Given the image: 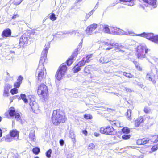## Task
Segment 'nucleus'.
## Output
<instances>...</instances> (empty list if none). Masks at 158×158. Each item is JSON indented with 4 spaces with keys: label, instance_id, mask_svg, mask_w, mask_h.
I'll return each mask as SVG.
<instances>
[{
    "label": "nucleus",
    "instance_id": "nucleus-16",
    "mask_svg": "<svg viewBox=\"0 0 158 158\" xmlns=\"http://www.w3.org/2000/svg\"><path fill=\"white\" fill-rule=\"evenodd\" d=\"M147 4V6L148 5L152 6L153 8L157 7L156 0H143Z\"/></svg>",
    "mask_w": 158,
    "mask_h": 158
},
{
    "label": "nucleus",
    "instance_id": "nucleus-46",
    "mask_svg": "<svg viewBox=\"0 0 158 158\" xmlns=\"http://www.w3.org/2000/svg\"><path fill=\"white\" fill-rule=\"evenodd\" d=\"M130 137V135H124L122 136V138L123 139L126 140L129 139Z\"/></svg>",
    "mask_w": 158,
    "mask_h": 158
},
{
    "label": "nucleus",
    "instance_id": "nucleus-50",
    "mask_svg": "<svg viewBox=\"0 0 158 158\" xmlns=\"http://www.w3.org/2000/svg\"><path fill=\"white\" fill-rule=\"evenodd\" d=\"M143 144H145L147 143H149V140L147 139H143Z\"/></svg>",
    "mask_w": 158,
    "mask_h": 158
},
{
    "label": "nucleus",
    "instance_id": "nucleus-25",
    "mask_svg": "<svg viewBox=\"0 0 158 158\" xmlns=\"http://www.w3.org/2000/svg\"><path fill=\"white\" fill-rule=\"evenodd\" d=\"M9 114L10 116L11 117H13L15 114L16 113L15 109L14 107H10L9 110Z\"/></svg>",
    "mask_w": 158,
    "mask_h": 158
},
{
    "label": "nucleus",
    "instance_id": "nucleus-41",
    "mask_svg": "<svg viewBox=\"0 0 158 158\" xmlns=\"http://www.w3.org/2000/svg\"><path fill=\"white\" fill-rule=\"evenodd\" d=\"M84 117L85 119H92V116L90 114L84 115Z\"/></svg>",
    "mask_w": 158,
    "mask_h": 158
},
{
    "label": "nucleus",
    "instance_id": "nucleus-57",
    "mask_svg": "<svg viewBox=\"0 0 158 158\" xmlns=\"http://www.w3.org/2000/svg\"><path fill=\"white\" fill-rule=\"evenodd\" d=\"M125 90L127 92H132V90L131 89L127 88H125Z\"/></svg>",
    "mask_w": 158,
    "mask_h": 158
},
{
    "label": "nucleus",
    "instance_id": "nucleus-39",
    "mask_svg": "<svg viewBox=\"0 0 158 158\" xmlns=\"http://www.w3.org/2000/svg\"><path fill=\"white\" fill-rule=\"evenodd\" d=\"M90 77L91 79H92L93 80H95L98 78V76L95 74L94 73L93 74H91L90 75Z\"/></svg>",
    "mask_w": 158,
    "mask_h": 158
},
{
    "label": "nucleus",
    "instance_id": "nucleus-31",
    "mask_svg": "<svg viewBox=\"0 0 158 158\" xmlns=\"http://www.w3.org/2000/svg\"><path fill=\"white\" fill-rule=\"evenodd\" d=\"M134 64L135 65V66L136 68L138 69L139 71H141L142 70V68L139 65V63L136 61H134L133 62Z\"/></svg>",
    "mask_w": 158,
    "mask_h": 158
},
{
    "label": "nucleus",
    "instance_id": "nucleus-40",
    "mask_svg": "<svg viewBox=\"0 0 158 158\" xmlns=\"http://www.w3.org/2000/svg\"><path fill=\"white\" fill-rule=\"evenodd\" d=\"M92 54H90L87 55L86 57L85 62L87 63L89 62L90 60H91L90 59L92 57Z\"/></svg>",
    "mask_w": 158,
    "mask_h": 158
},
{
    "label": "nucleus",
    "instance_id": "nucleus-63",
    "mask_svg": "<svg viewBox=\"0 0 158 158\" xmlns=\"http://www.w3.org/2000/svg\"><path fill=\"white\" fill-rule=\"evenodd\" d=\"M10 53H14V51H10Z\"/></svg>",
    "mask_w": 158,
    "mask_h": 158
},
{
    "label": "nucleus",
    "instance_id": "nucleus-10",
    "mask_svg": "<svg viewBox=\"0 0 158 158\" xmlns=\"http://www.w3.org/2000/svg\"><path fill=\"white\" fill-rule=\"evenodd\" d=\"M29 105L31 107L33 111L35 113H38L40 112L38 105L34 100H32L29 102Z\"/></svg>",
    "mask_w": 158,
    "mask_h": 158
},
{
    "label": "nucleus",
    "instance_id": "nucleus-58",
    "mask_svg": "<svg viewBox=\"0 0 158 158\" xmlns=\"http://www.w3.org/2000/svg\"><path fill=\"white\" fill-rule=\"evenodd\" d=\"M59 143L60 145L61 146H62L64 145V142L62 139H61L60 140Z\"/></svg>",
    "mask_w": 158,
    "mask_h": 158
},
{
    "label": "nucleus",
    "instance_id": "nucleus-27",
    "mask_svg": "<svg viewBox=\"0 0 158 158\" xmlns=\"http://www.w3.org/2000/svg\"><path fill=\"white\" fill-rule=\"evenodd\" d=\"M151 141L153 143H155L158 141V135H155L152 137Z\"/></svg>",
    "mask_w": 158,
    "mask_h": 158
},
{
    "label": "nucleus",
    "instance_id": "nucleus-26",
    "mask_svg": "<svg viewBox=\"0 0 158 158\" xmlns=\"http://www.w3.org/2000/svg\"><path fill=\"white\" fill-rule=\"evenodd\" d=\"M66 33L68 34H70L71 35L74 34L79 36H81L83 35L82 33L81 34V33H79V32L77 31H73L72 32H67Z\"/></svg>",
    "mask_w": 158,
    "mask_h": 158
},
{
    "label": "nucleus",
    "instance_id": "nucleus-19",
    "mask_svg": "<svg viewBox=\"0 0 158 158\" xmlns=\"http://www.w3.org/2000/svg\"><path fill=\"white\" fill-rule=\"evenodd\" d=\"M120 1L123 2L125 4L128 6H132L134 4L135 0H119Z\"/></svg>",
    "mask_w": 158,
    "mask_h": 158
},
{
    "label": "nucleus",
    "instance_id": "nucleus-45",
    "mask_svg": "<svg viewBox=\"0 0 158 158\" xmlns=\"http://www.w3.org/2000/svg\"><path fill=\"white\" fill-rule=\"evenodd\" d=\"M10 92L13 95L16 94L18 92V89L16 88H14L11 89Z\"/></svg>",
    "mask_w": 158,
    "mask_h": 158
},
{
    "label": "nucleus",
    "instance_id": "nucleus-12",
    "mask_svg": "<svg viewBox=\"0 0 158 158\" xmlns=\"http://www.w3.org/2000/svg\"><path fill=\"white\" fill-rule=\"evenodd\" d=\"M110 55L107 54L102 56L100 58L99 62L102 64H106L111 60Z\"/></svg>",
    "mask_w": 158,
    "mask_h": 158
},
{
    "label": "nucleus",
    "instance_id": "nucleus-1",
    "mask_svg": "<svg viewBox=\"0 0 158 158\" xmlns=\"http://www.w3.org/2000/svg\"><path fill=\"white\" fill-rule=\"evenodd\" d=\"M50 47V43L48 42L46 44L44 49L43 50L41 57L39 61V64L36 70L37 76L36 79L38 82L44 81L46 75V69L44 67V64L47 61V55L48 50Z\"/></svg>",
    "mask_w": 158,
    "mask_h": 158
},
{
    "label": "nucleus",
    "instance_id": "nucleus-47",
    "mask_svg": "<svg viewBox=\"0 0 158 158\" xmlns=\"http://www.w3.org/2000/svg\"><path fill=\"white\" fill-rule=\"evenodd\" d=\"M15 115V119L17 121H19L20 119V117L19 114L17 113L14 115Z\"/></svg>",
    "mask_w": 158,
    "mask_h": 158
},
{
    "label": "nucleus",
    "instance_id": "nucleus-29",
    "mask_svg": "<svg viewBox=\"0 0 158 158\" xmlns=\"http://www.w3.org/2000/svg\"><path fill=\"white\" fill-rule=\"evenodd\" d=\"M20 96L21 99L25 103H26L28 102V100L26 98V96L25 94H21L20 95Z\"/></svg>",
    "mask_w": 158,
    "mask_h": 158
},
{
    "label": "nucleus",
    "instance_id": "nucleus-56",
    "mask_svg": "<svg viewBox=\"0 0 158 158\" xmlns=\"http://www.w3.org/2000/svg\"><path fill=\"white\" fill-rule=\"evenodd\" d=\"M21 2H20V0H18L17 2H14V4L15 5H17L20 4Z\"/></svg>",
    "mask_w": 158,
    "mask_h": 158
},
{
    "label": "nucleus",
    "instance_id": "nucleus-28",
    "mask_svg": "<svg viewBox=\"0 0 158 158\" xmlns=\"http://www.w3.org/2000/svg\"><path fill=\"white\" fill-rule=\"evenodd\" d=\"M131 111L130 110H128L126 114V115L127 116V118L128 119L130 120L131 119Z\"/></svg>",
    "mask_w": 158,
    "mask_h": 158
},
{
    "label": "nucleus",
    "instance_id": "nucleus-21",
    "mask_svg": "<svg viewBox=\"0 0 158 158\" xmlns=\"http://www.w3.org/2000/svg\"><path fill=\"white\" fill-rule=\"evenodd\" d=\"M100 26H102L103 28V30L105 32L110 34V27L109 28L108 25H100Z\"/></svg>",
    "mask_w": 158,
    "mask_h": 158
},
{
    "label": "nucleus",
    "instance_id": "nucleus-6",
    "mask_svg": "<svg viewBox=\"0 0 158 158\" xmlns=\"http://www.w3.org/2000/svg\"><path fill=\"white\" fill-rule=\"evenodd\" d=\"M19 133V132L16 129H14L10 131V135L6 136L5 139V141L7 142H10L13 140H17L18 139Z\"/></svg>",
    "mask_w": 158,
    "mask_h": 158
},
{
    "label": "nucleus",
    "instance_id": "nucleus-49",
    "mask_svg": "<svg viewBox=\"0 0 158 158\" xmlns=\"http://www.w3.org/2000/svg\"><path fill=\"white\" fill-rule=\"evenodd\" d=\"M158 149V143L156 145L153 146L152 148V150L153 151H155Z\"/></svg>",
    "mask_w": 158,
    "mask_h": 158
},
{
    "label": "nucleus",
    "instance_id": "nucleus-53",
    "mask_svg": "<svg viewBox=\"0 0 158 158\" xmlns=\"http://www.w3.org/2000/svg\"><path fill=\"white\" fill-rule=\"evenodd\" d=\"M137 143L138 145L143 144V140L142 139H140L138 140L137 141Z\"/></svg>",
    "mask_w": 158,
    "mask_h": 158
},
{
    "label": "nucleus",
    "instance_id": "nucleus-54",
    "mask_svg": "<svg viewBox=\"0 0 158 158\" xmlns=\"http://www.w3.org/2000/svg\"><path fill=\"white\" fill-rule=\"evenodd\" d=\"M19 17V15L18 14L14 15L12 17L13 19H15L16 18H18Z\"/></svg>",
    "mask_w": 158,
    "mask_h": 158
},
{
    "label": "nucleus",
    "instance_id": "nucleus-24",
    "mask_svg": "<svg viewBox=\"0 0 158 158\" xmlns=\"http://www.w3.org/2000/svg\"><path fill=\"white\" fill-rule=\"evenodd\" d=\"M112 124H114L118 127H121L123 126V124L118 121H112L111 123Z\"/></svg>",
    "mask_w": 158,
    "mask_h": 158
},
{
    "label": "nucleus",
    "instance_id": "nucleus-7",
    "mask_svg": "<svg viewBox=\"0 0 158 158\" xmlns=\"http://www.w3.org/2000/svg\"><path fill=\"white\" fill-rule=\"evenodd\" d=\"M48 92L47 86L44 84H41L38 87L37 93L39 97L44 98L46 96Z\"/></svg>",
    "mask_w": 158,
    "mask_h": 158
},
{
    "label": "nucleus",
    "instance_id": "nucleus-52",
    "mask_svg": "<svg viewBox=\"0 0 158 158\" xmlns=\"http://www.w3.org/2000/svg\"><path fill=\"white\" fill-rule=\"evenodd\" d=\"M98 3H97L96 5V6L94 7V8L90 12H89L88 14L89 15V16H90L91 15L93 14V12L95 10V9H94L96 8V6H98Z\"/></svg>",
    "mask_w": 158,
    "mask_h": 158
},
{
    "label": "nucleus",
    "instance_id": "nucleus-42",
    "mask_svg": "<svg viewBox=\"0 0 158 158\" xmlns=\"http://www.w3.org/2000/svg\"><path fill=\"white\" fill-rule=\"evenodd\" d=\"M95 148V146L93 143H90L89 145L88 148L89 150L94 149Z\"/></svg>",
    "mask_w": 158,
    "mask_h": 158
},
{
    "label": "nucleus",
    "instance_id": "nucleus-61",
    "mask_svg": "<svg viewBox=\"0 0 158 158\" xmlns=\"http://www.w3.org/2000/svg\"><path fill=\"white\" fill-rule=\"evenodd\" d=\"M2 130L0 128V137H1L2 136Z\"/></svg>",
    "mask_w": 158,
    "mask_h": 158
},
{
    "label": "nucleus",
    "instance_id": "nucleus-9",
    "mask_svg": "<svg viewBox=\"0 0 158 158\" xmlns=\"http://www.w3.org/2000/svg\"><path fill=\"white\" fill-rule=\"evenodd\" d=\"M66 69L67 67L66 65H63L60 67L59 69L56 72L55 75L56 78L58 80H60L64 76Z\"/></svg>",
    "mask_w": 158,
    "mask_h": 158
},
{
    "label": "nucleus",
    "instance_id": "nucleus-18",
    "mask_svg": "<svg viewBox=\"0 0 158 158\" xmlns=\"http://www.w3.org/2000/svg\"><path fill=\"white\" fill-rule=\"evenodd\" d=\"M11 30L7 28L4 30L2 33V35L3 37H9L11 36Z\"/></svg>",
    "mask_w": 158,
    "mask_h": 158
},
{
    "label": "nucleus",
    "instance_id": "nucleus-60",
    "mask_svg": "<svg viewBox=\"0 0 158 158\" xmlns=\"http://www.w3.org/2000/svg\"><path fill=\"white\" fill-rule=\"evenodd\" d=\"M94 135L96 137H98L99 136L100 134L98 133L95 132L94 133Z\"/></svg>",
    "mask_w": 158,
    "mask_h": 158
},
{
    "label": "nucleus",
    "instance_id": "nucleus-37",
    "mask_svg": "<svg viewBox=\"0 0 158 158\" xmlns=\"http://www.w3.org/2000/svg\"><path fill=\"white\" fill-rule=\"evenodd\" d=\"M52 152L51 149H50L47 151L46 153V155L48 158H50L51 156V154Z\"/></svg>",
    "mask_w": 158,
    "mask_h": 158
},
{
    "label": "nucleus",
    "instance_id": "nucleus-51",
    "mask_svg": "<svg viewBox=\"0 0 158 158\" xmlns=\"http://www.w3.org/2000/svg\"><path fill=\"white\" fill-rule=\"evenodd\" d=\"M21 84V83L20 82H19L18 81H17L15 83L14 86L15 87L18 88L19 87Z\"/></svg>",
    "mask_w": 158,
    "mask_h": 158
},
{
    "label": "nucleus",
    "instance_id": "nucleus-4",
    "mask_svg": "<svg viewBox=\"0 0 158 158\" xmlns=\"http://www.w3.org/2000/svg\"><path fill=\"white\" fill-rule=\"evenodd\" d=\"M102 44L103 49L106 50H109L115 48L119 49V51H122L121 49L123 48L121 45L117 43H112L111 41H104L102 42Z\"/></svg>",
    "mask_w": 158,
    "mask_h": 158
},
{
    "label": "nucleus",
    "instance_id": "nucleus-55",
    "mask_svg": "<svg viewBox=\"0 0 158 158\" xmlns=\"http://www.w3.org/2000/svg\"><path fill=\"white\" fill-rule=\"evenodd\" d=\"M23 80V77L21 76H19L17 79V81L20 82L21 83H22V81Z\"/></svg>",
    "mask_w": 158,
    "mask_h": 158
},
{
    "label": "nucleus",
    "instance_id": "nucleus-33",
    "mask_svg": "<svg viewBox=\"0 0 158 158\" xmlns=\"http://www.w3.org/2000/svg\"><path fill=\"white\" fill-rule=\"evenodd\" d=\"M80 67H80L77 64L73 68L74 72L77 73L81 69Z\"/></svg>",
    "mask_w": 158,
    "mask_h": 158
},
{
    "label": "nucleus",
    "instance_id": "nucleus-44",
    "mask_svg": "<svg viewBox=\"0 0 158 158\" xmlns=\"http://www.w3.org/2000/svg\"><path fill=\"white\" fill-rule=\"evenodd\" d=\"M90 70V67L89 66H88L86 67L84 69V71L85 72L87 73H89Z\"/></svg>",
    "mask_w": 158,
    "mask_h": 158
},
{
    "label": "nucleus",
    "instance_id": "nucleus-62",
    "mask_svg": "<svg viewBox=\"0 0 158 158\" xmlns=\"http://www.w3.org/2000/svg\"><path fill=\"white\" fill-rule=\"evenodd\" d=\"M90 16H89V15L88 14H87L86 15V18H87V19H88Z\"/></svg>",
    "mask_w": 158,
    "mask_h": 158
},
{
    "label": "nucleus",
    "instance_id": "nucleus-64",
    "mask_svg": "<svg viewBox=\"0 0 158 158\" xmlns=\"http://www.w3.org/2000/svg\"><path fill=\"white\" fill-rule=\"evenodd\" d=\"M139 85L141 88H142V87L143 86V85L142 84H140Z\"/></svg>",
    "mask_w": 158,
    "mask_h": 158
},
{
    "label": "nucleus",
    "instance_id": "nucleus-34",
    "mask_svg": "<svg viewBox=\"0 0 158 158\" xmlns=\"http://www.w3.org/2000/svg\"><path fill=\"white\" fill-rule=\"evenodd\" d=\"M85 63H86L85 62V59L84 58H83L82 60L81 61L79 62L77 65H78L80 67H81L82 66H83Z\"/></svg>",
    "mask_w": 158,
    "mask_h": 158
},
{
    "label": "nucleus",
    "instance_id": "nucleus-22",
    "mask_svg": "<svg viewBox=\"0 0 158 158\" xmlns=\"http://www.w3.org/2000/svg\"><path fill=\"white\" fill-rule=\"evenodd\" d=\"M121 135L119 134L118 135L113 137V139L115 141V142L116 143L118 142L121 141Z\"/></svg>",
    "mask_w": 158,
    "mask_h": 158
},
{
    "label": "nucleus",
    "instance_id": "nucleus-59",
    "mask_svg": "<svg viewBox=\"0 0 158 158\" xmlns=\"http://www.w3.org/2000/svg\"><path fill=\"white\" fill-rule=\"evenodd\" d=\"M82 133L83 134L85 135V136H86L87 135V131L86 130H83L82 131Z\"/></svg>",
    "mask_w": 158,
    "mask_h": 158
},
{
    "label": "nucleus",
    "instance_id": "nucleus-15",
    "mask_svg": "<svg viewBox=\"0 0 158 158\" xmlns=\"http://www.w3.org/2000/svg\"><path fill=\"white\" fill-rule=\"evenodd\" d=\"M12 86L9 84H5L4 87V90L3 93V96L5 97H8L9 96V89L11 88Z\"/></svg>",
    "mask_w": 158,
    "mask_h": 158
},
{
    "label": "nucleus",
    "instance_id": "nucleus-2",
    "mask_svg": "<svg viewBox=\"0 0 158 158\" xmlns=\"http://www.w3.org/2000/svg\"><path fill=\"white\" fill-rule=\"evenodd\" d=\"M66 120L65 116L63 115V113L59 110L53 111L52 117V121L54 124L57 125L60 122L64 123Z\"/></svg>",
    "mask_w": 158,
    "mask_h": 158
},
{
    "label": "nucleus",
    "instance_id": "nucleus-23",
    "mask_svg": "<svg viewBox=\"0 0 158 158\" xmlns=\"http://www.w3.org/2000/svg\"><path fill=\"white\" fill-rule=\"evenodd\" d=\"M29 137L32 141H35V136L34 130L31 131L29 135Z\"/></svg>",
    "mask_w": 158,
    "mask_h": 158
},
{
    "label": "nucleus",
    "instance_id": "nucleus-5",
    "mask_svg": "<svg viewBox=\"0 0 158 158\" xmlns=\"http://www.w3.org/2000/svg\"><path fill=\"white\" fill-rule=\"evenodd\" d=\"M149 49L146 48V45L144 44H139L136 48V54L139 59H142L145 57L146 54Z\"/></svg>",
    "mask_w": 158,
    "mask_h": 158
},
{
    "label": "nucleus",
    "instance_id": "nucleus-38",
    "mask_svg": "<svg viewBox=\"0 0 158 158\" xmlns=\"http://www.w3.org/2000/svg\"><path fill=\"white\" fill-rule=\"evenodd\" d=\"M123 75L129 78H131L133 76L131 73H128L123 72Z\"/></svg>",
    "mask_w": 158,
    "mask_h": 158
},
{
    "label": "nucleus",
    "instance_id": "nucleus-48",
    "mask_svg": "<svg viewBox=\"0 0 158 158\" xmlns=\"http://www.w3.org/2000/svg\"><path fill=\"white\" fill-rule=\"evenodd\" d=\"M144 112L146 113H149L150 112V110L148 107H145L144 109Z\"/></svg>",
    "mask_w": 158,
    "mask_h": 158
},
{
    "label": "nucleus",
    "instance_id": "nucleus-14",
    "mask_svg": "<svg viewBox=\"0 0 158 158\" xmlns=\"http://www.w3.org/2000/svg\"><path fill=\"white\" fill-rule=\"evenodd\" d=\"M28 38L26 35L23 34L20 38L19 41V45L21 47L23 46L25 44L28 43Z\"/></svg>",
    "mask_w": 158,
    "mask_h": 158
},
{
    "label": "nucleus",
    "instance_id": "nucleus-3",
    "mask_svg": "<svg viewBox=\"0 0 158 158\" xmlns=\"http://www.w3.org/2000/svg\"><path fill=\"white\" fill-rule=\"evenodd\" d=\"M110 34L114 35H134V33L131 31H124L117 27H110Z\"/></svg>",
    "mask_w": 158,
    "mask_h": 158
},
{
    "label": "nucleus",
    "instance_id": "nucleus-35",
    "mask_svg": "<svg viewBox=\"0 0 158 158\" xmlns=\"http://www.w3.org/2000/svg\"><path fill=\"white\" fill-rule=\"evenodd\" d=\"M130 129L126 127L123 128L122 129V131L123 133H128L130 132Z\"/></svg>",
    "mask_w": 158,
    "mask_h": 158
},
{
    "label": "nucleus",
    "instance_id": "nucleus-30",
    "mask_svg": "<svg viewBox=\"0 0 158 158\" xmlns=\"http://www.w3.org/2000/svg\"><path fill=\"white\" fill-rule=\"evenodd\" d=\"M152 41L155 43L158 44V35H153Z\"/></svg>",
    "mask_w": 158,
    "mask_h": 158
},
{
    "label": "nucleus",
    "instance_id": "nucleus-32",
    "mask_svg": "<svg viewBox=\"0 0 158 158\" xmlns=\"http://www.w3.org/2000/svg\"><path fill=\"white\" fill-rule=\"evenodd\" d=\"M82 41H83V40H81V42L78 45V48L76 49V51H74V52H77V54L78 53V52L79 51H80V50L81 49V48L82 47Z\"/></svg>",
    "mask_w": 158,
    "mask_h": 158
},
{
    "label": "nucleus",
    "instance_id": "nucleus-36",
    "mask_svg": "<svg viewBox=\"0 0 158 158\" xmlns=\"http://www.w3.org/2000/svg\"><path fill=\"white\" fill-rule=\"evenodd\" d=\"M32 151L34 154H37L39 153L40 151V149L39 148L36 147L34 148L32 150Z\"/></svg>",
    "mask_w": 158,
    "mask_h": 158
},
{
    "label": "nucleus",
    "instance_id": "nucleus-17",
    "mask_svg": "<svg viewBox=\"0 0 158 158\" xmlns=\"http://www.w3.org/2000/svg\"><path fill=\"white\" fill-rule=\"evenodd\" d=\"M77 55V52H74L73 54L67 61V64L68 65L70 66L73 62V60L76 57Z\"/></svg>",
    "mask_w": 158,
    "mask_h": 158
},
{
    "label": "nucleus",
    "instance_id": "nucleus-11",
    "mask_svg": "<svg viewBox=\"0 0 158 158\" xmlns=\"http://www.w3.org/2000/svg\"><path fill=\"white\" fill-rule=\"evenodd\" d=\"M97 25L96 24H93L88 26L86 30V33L88 35H91L94 33V31L96 28Z\"/></svg>",
    "mask_w": 158,
    "mask_h": 158
},
{
    "label": "nucleus",
    "instance_id": "nucleus-13",
    "mask_svg": "<svg viewBox=\"0 0 158 158\" xmlns=\"http://www.w3.org/2000/svg\"><path fill=\"white\" fill-rule=\"evenodd\" d=\"M136 35L145 38L147 39L152 41L153 37L154 34L151 33L143 32L141 34H136Z\"/></svg>",
    "mask_w": 158,
    "mask_h": 158
},
{
    "label": "nucleus",
    "instance_id": "nucleus-8",
    "mask_svg": "<svg viewBox=\"0 0 158 158\" xmlns=\"http://www.w3.org/2000/svg\"><path fill=\"white\" fill-rule=\"evenodd\" d=\"M100 131L101 133L106 135H114L116 134V131L113 127L110 126H107L105 128H101Z\"/></svg>",
    "mask_w": 158,
    "mask_h": 158
},
{
    "label": "nucleus",
    "instance_id": "nucleus-20",
    "mask_svg": "<svg viewBox=\"0 0 158 158\" xmlns=\"http://www.w3.org/2000/svg\"><path fill=\"white\" fill-rule=\"evenodd\" d=\"M143 121V118L142 116H140L139 118L135 120V126L136 127H138Z\"/></svg>",
    "mask_w": 158,
    "mask_h": 158
},
{
    "label": "nucleus",
    "instance_id": "nucleus-43",
    "mask_svg": "<svg viewBox=\"0 0 158 158\" xmlns=\"http://www.w3.org/2000/svg\"><path fill=\"white\" fill-rule=\"evenodd\" d=\"M50 19L52 21H55L56 19V18L55 16V15L54 13H52L50 15Z\"/></svg>",
    "mask_w": 158,
    "mask_h": 158
}]
</instances>
